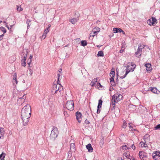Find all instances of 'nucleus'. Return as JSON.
<instances>
[{"label": "nucleus", "mask_w": 160, "mask_h": 160, "mask_svg": "<svg viewBox=\"0 0 160 160\" xmlns=\"http://www.w3.org/2000/svg\"><path fill=\"white\" fill-rule=\"evenodd\" d=\"M18 98V102L19 105H22L25 101L26 98V94H24L22 96L20 93H19Z\"/></svg>", "instance_id": "obj_6"}, {"label": "nucleus", "mask_w": 160, "mask_h": 160, "mask_svg": "<svg viewBox=\"0 0 160 160\" xmlns=\"http://www.w3.org/2000/svg\"><path fill=\"white\" fill-rule=\"evenodd\" d=\"M115 72L114 71V69L113 68H112L111 69L110 73V75H111V76L114 77L115 76Z\"/></svg>", "instance_id": "obj_30"}, {"label": "nucleus", "mask_w": 160, "mask_h": 160, "mask_svg": "<svg viewBox=\"0 0 160 160\" xmlns=\"http://www.w3.org/2000/svg\"><path fill=\"white\" fill-rule=\"evenodd\" d=\"M71 104L72 105V107L71 108V111L73 110L74 109V105L73 101H71Z\"/></svg>", "instance_id": "obj_39"}, {"label": "nucleus", "mask_w": 160, "mask_h": 160, "mask_svg": "<svg viewBox=\"0 0 160 160\" xmlns=\"http://www.w3.org/2000/svg\"><path fill=\"white\" fill-rule=\"evenodd\" d=\"M123 155L127 158L131 160V156H130V153L129 152H124L123 154Z\"/></svg>", "instance_id": "obj_23"}, {"label": "nucleus", "mask_w": 160, "mask_h": 160, "mask_svg": "<svg viewBox=\"0 0 160 160\" xmlns=\"http://www.w3.org/2000/svg\"><path fill=\"white\" fill-rule=\"evenodd\" d=\"M104 144V140L103 138L101 139L99 143V145L101 147H103Z\"/></svg>", "instance_id": "obj_38"}, {"label": "nucleus", "mask_w": 160, "mask_h": 160, "mask_svg": "<svg viewBox=\"0 0 160 160\" xmlns=\"http://www.w3.org/2000/svg\"><path fill=\"white\" fill-rule=\"evenodd\" d=\"M13 26V25H11V26H10V27H11V28H12V26Z\"/></svg>", "instance_id": "obj_61"}, {"label": "nucleus", "mask_w": 160, "mask_h": 160, "mask_svg": "<svg viewBox=\"0 0 160 160\" xmlns=\"http://www.w3.org/2000/svg\"><path fill=\"white\" fill-rule=\"evenodd\" d=\"M51 27V25L49 24L48 25V28L49 29V28Z\"/></svg>", "instance_id": "obj_57"}, {"label": "nucleus", "mask_w": 160, "mask_h": 160, "mask_svg": "<svg viewBox=\"0 0 160 160\" xmlns=\"http://www.w3.org/2000/svg\"><path fill=\"white\" fill-rule=\"evenodd\" d=\"M5 131L4 128H0V138H1L4 137Z\"/></svg>", "instance_id": "obj_19"}, {"label": "nucleus", "mask_w": 160, "mask_h": 160, "mask_svg": "<svg viewBox=\"0 0 160 160\" xmlns=\"http://www.w3.org/2000/svg\"><path fill=\"white\" fill-rule=\"evenodd\" d=\"M75 151V147L74 143L73 142L71 143V151L72 152H74Z\"/></svg>", "instance_id": "obj_21"}, {"label": "nucleus", "mask_w": 160, "mask_h": 160, "mask_svg": "<svg viewBox=\"0 0 160 160\" xmlns=\"http://www.w3.org/2000/svg\"><path fill=\"white\" fill-rule=\"evenodd\" d=\"M121 32H122V34L123 35H125V32L122 30V31Z\"/></svg>", "instance_id": "obj_56"}, {"label": "nucleus", "mask_w": 160, "mask_h": 160, "mask_svg": "<svg viewBox=\"0 0 160 160\" xmlns=\"http://www.w3.org/2000/svg\"><path fill=\"white\" fill-rule=\"evenodd\" d=\"M127 126V123L126 122L124 121L123 122V125L122 127L123 128H125Z\"/></svg>", "instance_id": "obj_44"}, {"label": "nucleus", "mask_w": 160, "mask_h": 160, "mask_svg": "<svg viewBox=\"0 0 160 160\" xmlns=\"http://www.w3.org/2000/svg\"><path fill=\"white\" fill-rule=\"evenodd\" d=\"M60 83L58 82V81L54 82L52 91V92L54 94L57 93L58 91L60 92L63 90V87Z\"/></svg>", "instance_id": "obj_2"}, {"label": "nucleus", "mask_w": 160, "mask_h": 160, "mask_svg": "<svg viewBox=\"0 0 160 160\" xmlns=\"http://www.w3.org/2000/svg\"><path fill=\"white\" fill-rule=\"evenodd\" d=\"M89 122H86V123H87V124H88L89 123Z\"/></svg>", "instance_id": "obj_58"}, {"label": "nucleus", "mask_w": 160, "mask_h": 160, "mask_svg": "<svg viewBox=\"0 0 160 160\" xmlns=\"http://www.w3.org/2000/svg\"><path fill=\"white\" fill-rule=\"evenodd\" d=\"M6 154L5 153L2 152L0 155V160H5L4 158Z\"/></svg>", "instance_id": "obj_28"}, {"label": "nucleus", "mask_w": 160, "mask_h": 160, "mask_svg": "<svg viewBox=\"0 0 160 160\" xmlns=\"http://www.w3.org/2000/svg\"><path fill=\"white\" fill-rule=\"evenodd\" d=\"M145 66L146 67V69L147 71H150L152 69L151 65L150 63H147L145 64Z\"/></svg>", "instance_id": "obj_18"}, {"label": "nucleus", "mask_w": 160, "mask_h": 160, "mask_svg": "<svg viewBox=\"0 0 160 160\" xmlns=\"http://www.w3.org/2000/svg\"><path fill=\"white\" fill-rule=\"evenodd\" d=\"M64 115H65V116L66 117H68V113H67V112L66 111H65L64 112Z\"/></svg>", "instance_id": "obj_49"}, {"label": "nucleus", "mask_w": 160, "mask_h": 160, "mask_svg": "<svg viewBox=\"0 0 160 160\" xmlns=\"http://www.w3.org/2000/svg\"><path fill=\"white\" fill-rule=\"evenodd\" d=\"M145 46V45L143 44H140L138 45L137 51L135 53V55L138 58L140 57L141 55V52L142 51V49L144 48Z\"/></svg>", "instance_id": "obj_8"}, {"label": "nucleus", "mask_w": 160, "mask_h": 160, "mask_svg": "<svg viewBox=\"0 0 160 160\" xmlns=\"http://www.w3.org/2000/svg\"><path fill=\"white\" fill-rule=\"evenodd\" d=\"M32 60H31V59H28L27 63H28V67H30V63H31V62H32Z\"/></svg>", "instance_id": "obj_42"}, {"label": "nucleus", "mask_w": 160, "mask_h": 160, "mask_svg": "<svg viewBox=\"0 0 160 160\" xmlns=\"http://www.w3.org/2000/svg\"><path fill=\"white\" fill-rule=\"evenodd\" d=\"M135 67V65L132 64V63L129 64L127 67L126 71L125 74L123 76H121L120 78L122 79L125 78L129 72H132L134 70Z\"/></svg>", "instance_id": "obj_3"}, {"label": "nucleus", "mask_w": 160, "mask_h": 160, "mask_svg": "<svg viewBox=\"0 0 160 160\" xmlns=\"http://www.w3.org/2000/svg\"><path fill=\"white\" fill-rule=\"evenodd\" d=\"M86 147L89 152H92L93 151V149L90 144H88L86 146Z\"/></svg>", "instance_id": "obj_17"}, {"label": "nucleus", "mask_w": 160, "mask_h": 160, "mask_svg": "<svg viewBox=\"0 0 160 160\" xmlns=\"http://www.w3.org/2000/svg\"><path fill=\"white\" fill-rule=\"evenodd\" d=\"M147 23L150 26H155V24L157 23V20L154 17H152L151 18L148 20Z\"/></svg>", "instance_id": "obj_9"}, {"label": "nucleus", "mask_w": 160, "mask_h": 160, "mask_svg": "<svg viewBox=\"0 0 160 160\" xmlns=\"http://www.w3.org/2000/svg\"><path fill=\"white\" fill-rule=\"evenodd\" d=\"M4 36V34L0 35V41L3 38V37Z\"/></svg>", "instance_id": "obj_50"}, {"label": "nucleus", "mask_w": 160, "mask_h": 160, "mask_svg": "<svg viewBox=\"0 0 160 160\" xmlns=\"http://www.w3.org/2000/svg\"><path fill=\"white\" fill-rule=\"evenodd\" d=\"M13 80H14V81L16 83V84H17L18 83V81L17 80V74L16 73H14V79H13Z\"/></svg>", "instance_id": "obj_37"}, {"label": "nucleus", "mask_w": 160, "mask_h": 160, "mask_svg": "<svg viewBox=\"0 0 160 160\" xmlns=\"http://www.w3.org/2000/svg\"><path fill=\"white\" fill-rule=\"evenodd\" d=\"M62 70L61 69H60L57 72L58 82H60V80L62 79Z\"/></svg>", "instance_id": "obj_12"}, {"label": "nucleus", "mask_w": 160, "mask_h": 160, "mask_svg": "<svg viewBox=\"0 0 160 160\" xmlns=\"http://www.w3.org/2000/svg\"><path fill=\"white\" fill-rule=\"evenodd\" d=\"M74 17L71 19V22L73 24H75L79 20V14L78 12H75L74 14Z\"/></svg>", "instance_id": "obj_7"}, {"label": "nucleus", "mask_w": 160, "mask_h": 160, "mask_svg": "<svg viewBox=\"0 0 160 160\" xmlns=\"http://www.w3.org/2000/svg\"><path fill=\"white\" fill-rule=\"evenodd\" d=\"M129 147L130 148L131 147L132 148V149L133 150H135V146L134 144H132L131 145H129Z\"/></svg>", "instance_id": "obj_45"}, {"label": "nucleus", "mask_w": 160, "mask_h": 160, "mask_svg": "<svg viewBox=\"0 0 160 160\" xmlns=\"http://www.w3.org/2000/svg\"><path fill=\"white\" fill-rule=\"evenodd\" d=\"M97 34V32H96V31H92V32L90 34V37L89 39H92L93 38H92L94 37Z\"/></svg>", "instance_id": "obj_16"}, {"label": "nucleus", "mask_w": 160, "mask_h": 160, "mask_svg": "<svg viewBox=\"0 0 160 160\" xmlns=\"http://www.w3.org/2000/svg\"><path fill=\"white\" fill-rule=\"evenodd\" d=\"M95 29L96 30V32H97V33L99 32L100 31V28L98 27H95L94 28L93 30H95Z\"/></svg>", "instance_id": "obj_43"}, {"label": "nucleus", "mask_w": 160, "mask_h": 160, "mask_svg": "<svg viewBox=\"0 0 160 160\" xmlns=\"http://www.w3.org/2000/svg\"><path fill=\"white\" fill-rule=\"evenodd\" d=\"M6 27L8 28V29H9V27L7 26V25H6Z\"/></svg>", "instance_id": "obj_60"}, {"label": "nucleus", "mask_w": 160, "mask_h": 160, "mask_svg": "<svg viewBox=\"0 0 160 160\" xmlns=\"http://www.w3.org/2000/svg\"><path fill=\"white\" fill-rule=\"evenodd\" d=\"M2 22V21H0V23H1Z\"/></svg>", "instance_id": "obj_62"}, {"label": "nucleus", "mask_w": 160, "mask_h": 160, "mask_svg": "<svg viewBox=\"0 0 160 160\" xmlns=\"http://www.w3.org/2000/svg\"><path fill=\"white\" fill-rule=\"evenodd\" d=\"M17 9L18 11L19 12H20L23 10V8H21V6H18V5L17 6Z\"/></svg>", "instance_id": "obj_34"}, {"label": "nucleus", "mask_w": 160, "mask_h": 160, "mask_svg": "<svg viewBox=\"0 0 160 160\" xmlns=\"http://www.w3.org/2000/svg\"><path fill=\"white\" fill-rule=\"evenodd\" d=\"M150 139V136L148 134H146L143 137V139L145 142L149 141Z\"/></svg>", "instance_id": "obj_22"}, {"label": "nucleus", "mask_w": 160, "mask_h": 160, "mask_svg": "<svg viewBox=\"0 0 160 160\" xmlns=\"http://www.w3.org/2000/svg\"><path fill=\"white\" fill-rule=\"evenodd\" d=\"M87 43L85 40H82L81 42V45L83 46H85L87 45Z\"/></svg>", "instance_id": "obj_32"}, {"label": "nucleus", "mask_w": 160, "mask_h": 160, "mask_svg": "<svg viewBox=\"0 0 160 160\" xmlns=\"http://www.w3.org/2000/svg\"><path fill=\"white\" fill-rule=\"evenodd\" d=\"M155 129L156 130L160 129V124L157 125L155 127Z\"/></svg>", "instance_id": "obj_46"}, {"label": "nucleus", "mask_w": 160, "mask_h": 160, "mask_svg": "<svg viewBox=\"0 0 160 160\" xmlns=\"http://www.w3.org/2000/svg\"><path fill=\"white\" fill-rule=\"evenodd\" d=\"M49 30L50 29L48 28H46L42 36V38H43V39H44L46 38V35L49 32Z\"/></svg>", "instance_id": "obj_15"}, {"label": "nucleus", "mask_w": 160, "mask_h": 160, "mask_svg": "<svg viewBox=\"0 0 160 160\" xmlns=\"http://www.w3.org/2000/svg\"><path fill=\"white\" fill-rule=\"evenodd\" d=\"M101 46L97 45V47L98 48L100 47Z\"/></svg>", "instance_id": "obj_59"}, {"label": "nucleus", "mask_w": 160, "mask_h": 160, "mask_svg": "<svg viewBox=\"0 0 160 160\" xmlns=\"http://www.w3.org/2000/svg\"><path fill=\"white\" fill-rule=\"evenodd\" d=\"M140 144L142 147H147V144L145 143L144 142H140Z\"/></svg>", "instance_id": "obj_35"}, {"label": "nucleus", "mask_w": 160, "mask_h": 160, "mask_svg": "<svg viewBox=\"0 0 160 160\" xmlns=\"http://www.w3.org/2000/svg\"><path fill=\"white\" fill-rule=\"evenodd\" d=\"M82 115L81 113L78 112H76V117L78 122L80 123L81 121V117Z\"/></svg>", "instance_id": "obj_14"}, {"label": "nucleus", "mask_w": 160, "mask_h": 160, "mask_svg": "<svg viewBox=\"0 0 160 160\" xmlns=\"http://www.w3.org/2000/svg\"><path fill=\"white\" fill-rule=\"evenodd\" d=\"M32 55H30L29 57V58H28L29 59H30L32 60Z\"/></svg>", "instance_id": "obj_53"}, {"label": "nucleus", "mask_w": 160, "mask_h": 160, "mask_svg": "<svg viewBox=\"0 0 160 160\" xmlns=\"http://www.w3.org/2000/svg\"><path fill=\"white\" fill-rule=\"evenodd\" d=\"M110 77H111L110 79V81L111 82V84L112 85L114 84L115 82H114V80L113 78V77H112L111 76V75H110Z\"/></svg>", "instance_id": "obj_33"}, {"label": "nucleus", "mask_w": 160, "mask_h": 160, "mask_svg": "<svg viewBox=\"0 0 160 160\" xmlns=\"http://www.w3.org/2000/svg\"><path fill=\"white\" fill-rule=\"evenodd\" d=\"M141 152H139V157L142 160H144L143 159V157L141 155Z\"/></svg>", "instance_id": "obj_48"}, {"label": "nucleus", "mask_w": 160, "mask_h": 160, "mask_svg": "<svg viewBox=\"0 0 160 160\" xmlns=\"http://www.w3.org/2000/svg\"><path fill=\"white\" fill-rule=\"evenodd\" d=\"M97 55L98 57H103L104 56V54L103 51H100L98 52Z\"/></svg>", "instance_id": "obj_31"}, {"label": "nucleus", "mask_w": 160, "mask_h": 160, "mask_svg": "<svg viewBox=\"0 0 160 160\" xmlns=\"http://www.w3.org/2000/svg\"><path fill=\"white\" fill-rule=\"evenodd\" d=\"M65 107L66 108L68 109V110H69L70 109V102L69 101H68L66 102L65 104Z\"/></svg>", "instance_id": "obj_29"}, {"label": "nucleus", "mask_w": 160, "mask_h": 160, "mask_svg": "<svg viewBox=\"0 0 160 160\" xmlns=\"http://www.w3.org/2000/svg\"><path fill=\"white\" fill-rule=\"evenodd\" d=\"M102 103V101L101 99H100L99 100L98 103V109L97 112V114H99L100 113L101 111L100 108L101 107Z\"/></svg>", "instance_id": "obj_13"}, {"label": "nucleus", "mask_w": 160, "mask_h": 160, "mask_svg": "<svg viewBox=\"0 0 160 160\" xmlns=\"http://www.w3.org/2000/svg\"><path fill=\"white\" fill-rule=\"evenodd\" d=\"M1 30L3 32L4 34L6 32V29L3 27H0Z\"/></svg>", "instance_id": "obj_40"}, {"label": "nucleus", "mask_w": 160, "mask_h": 160, "mask_svg": "<svg viewBox=\"0 0 160 160\" xmlns=\"http://www.w3.org/2000/svg\"><path fill=\"white\" fill-rule=\"evenodd\" d=\"M28 70L29 71L28 74L30 76H31L33 72V69L30 68V67H29Z\"/></svg>", "instance_id": "obj_36"}, {"label": "nucleus", "mask_w": 160, "mask_h": 160, "mask_svg": "<svg viewBox=\"0 0 160 160\" xmlns=\"http://www.w3.org/2000/svg\"><path fill=\"white\" fill-rule=\"evenodd\" d=\"M72 160H76L75 158L74 157H72Z\"/></svg>", "instance_id": "obj_55"}, {"label": "nucleus", "mask_w": 160, "mask_h": 160, "mask_svg": "<svg viewBox=\"0 0 160 160\" xmlns=\"http://www.w3.org/2000/svg\"><path fill=\"white\" fill-rule=\"evenodd\" d=\"M122 49L120 51V53H122V52H123L124 51V49H122Z\"/></svg>", "instance_id": "obj_52"}, {"label": "nucleus", "mask_w": 160, "mask_h": 160, "mask_svg": "<svg viewBox=\"0 0 160 160\" xmlns=\"http://www.w3.org/2000/svg\"><path fill=\"white\" fill-rule=\"evenodd\" d=\"M121 149L124 150L128 149H130L129 145L128 144L127 145H125L124 146H123L122 147H121Z\"/></svg>", "instance_id": "obj_25"}, {"label": "nucleus", "mask_w": 160, "mask_h": 160, "mask_svg": "<svg viewBox=\"0 0 160 160\" xmlns=\"http://www.w3.org/2000/svg\"><path fill=\"white\" fill-rule=\"evenodd\" d=\"M30 21L28 20H27V23L28 24V28L30 27V25H29V23H30Z\"/></svg>", "instance_id": "obj_47"}, {"label": "nucleus", "mask_w": 160, "mask_h": 160, "mask_svg": "<svg viewBox=\"0 0 160 160\" xmlns=\"http://www.w3.org/2000/svg\"><path fill=\"white\" fill-rule=\"evenodd\" d=\"M122 96L121 94H115L112 96V99L114 102H118L122 99Z\"/></svg>", "instance_id": "obj_10"}, {"label": "nucleus", "mask_w": 160, "mask_h": 160, "mask_svg": "<svg viewBox=\"0 0 160 160\" xmlns=\"http://www.w3.org/2000/svg\"><path fill=\"white\" fill-rule=\"evenodd\" d=\"M115 102H114V101H113V100L112 99V102L111 104V106H112V107L111 108L112 110H113L115 109Z\"/></svg>", "instance_id": "obj_26"}, {"label": "nucleus", "mask_w": 160, "mask_h": 160, "mask_svg": "<svg viewBox=\"0 0 160 160\" xmlns=\"http://www.w3.org/2000/svg\"><path fill=\"white\" fill-rule=\"evenodd\" d=\"M151 91L154 93L158 94L160 93V91L158 90L156 88H153L151 89Z\"/></svg>", "instance_id": "obj_20"}, {"label": "nucleus", "mask_w": 160, "mask_h": 160, "mask_svg": "<svg viewBox=\"0 0 160 160\" xmlns=\"http://www.w3.org/2000/svg\"><path fill=\"white\" fill-rule=\"evenodd\" d=\"M85 160H87L86 159H85Z\"/></svg>", "instance_id": "obj_63"}, {"label": "nucleus", "mask_w": 160, "mask_h": 160, "mask_svg": "<svg viewBox=\"0 0 160 160\" xmlns=\"http://www.w3.org/2000/svg\"><path fill=\"white\" fill-rule=\"evenodd\" d=\"M118 160H123V159L121 157L118 158Z\"/></svg>", "instance_id": "obj_54"}, {"label": "nucleus", "mask_w": 160, "mask_h": 160, "mask_svg": "<svg viewBox=\"0 0 160 160\" xmlns=\"http://www.w3.org/2000/svg\"><path fill=\"white\" fill-rule=\"evenodd\" d=\"M152 158L154 160H160V152H156L153 153Z\"/></svg>", "instance_id": "obj_11"}, {"label": "nucleus", "mask_w": 160, "mask_h": 160, "mask_svg": "<svg viewBox=\"0 0 160 160\" xmlns=\"http://www.w3.org/2000/svg\"><path fill=\"white\" fill-rule=\"evenodd\" d=\"M31 113V108L29 105L27 104L22 108L21 112V116L24 126H26L28 124Z\"/></svg>", "instance_id": "obj_1"}, {"label": "nucleus", "mask_w": 160, "mask_h": 160, "mask_svg": "<svg viewBox=\"0 0 160 160\" xmlns=\"http://www.w3.org/2000/svg\"><path fill=\"white\" fill-rule=\"evenodd\" d=\"M58 133V128L56 127H53L51 132V138L52 139H55L57 137Z\"/></svg>", "instance_id": "obj_4"}, {"label": "nucleus", "mask_w": 160, "mask_h": 160, "mask_svg": "<svg viewBox=\"0 0 160 160\" xmlns=\"http://www.w3.org/2000/svg\"><path fill=\"white\" fill-rule=\"evenodd\" d=\"M113 31L114 33H116L118 32H121L122 31V30L120 28H114Z\"/></svg>", "instance_id": "obj_24"}, {"label": "nucleus", "mask_w": 160, "mask_h": 160, "mask_svg": "<svg viewBox=\"0 0 160 160\" xmlns=\"http://www.w3.org/2000/svg\"><path fill=\"white\" fill-rule=\"evenodd\" d=\"M129 127L131 128L132 130H135L134 128H133V127L132 126V124L131 123H129L128 124Z\"/></svg>", "instance_id": "obj_41"}, {"label": "nucleus", "mask_w": 160, "mask_h": 160, "mask_svg": "<svg viewBox=\"0 0 160 160\" xmlns=\"http://www.w3.org/2000/svg\"><path fill=\"white\" fill-rule=\"evenodd\" d=\"M97 78H94L91 83V85L92 86H93L96 84V82L97 81Z\"/></svg>", "instance_id": "obj_27"}, {"label": "nucleus", "mask_w": 160, "mask_h": 160, "mask_svg": "<svg viewBox=\"0 0 160 160\" xmlns=\"http://www.w3.org/2000/svg\"><path fill=\"white\" fill-rule=\"evenodd\" d=\"M97 86L98 87H102V86L101 85L100 83H97Z\"/></svg>", "instance_id": "obj_51"}, {"label": "nucleus", "mask_w": 160, "mask_h": 160, "mask_svg": "<svg viewBox=\"0 0 160 160\" xmlns=\"http://www.w3.org/2000/svg\"><path fill=\"white\" fill-rule=\"evenodd\" d=\"M22 54L23 55V58L21 61V64L22 66L23 67H25L26 66V61L27 59V56L28 54V52L27 50H23Z\"/></svg>", "instance_id": "obj_5"}]
</instances>
